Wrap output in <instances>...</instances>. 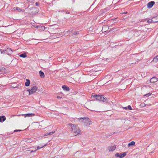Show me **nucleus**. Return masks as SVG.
<instances>
[{"instance_id":"obj_1","label":"nucleus","mask_w":158,"mask_h":158,"mask_svg":"<svg viewBox=\"0 0 158 158\" xmlns=\"http://www.w3.org/2000/svg\"><path fill=\"white\" fill-rule=\"evenodd\" d=\"M72 131L74 133L75 136L79 135L80 134L81 130L79 127H77L74 124H69Z\"/></svg>"},{"instance_id":"obj_2","label":"nucleus","mask_w":158,"mask_h":158,"mask_svg":"<svg viewBox=\"0 0 158 158\" xmlns=\"http://www.w3.org/2000/svg\"><path fill=\"white\" fill-rule=\"evenodd\" d=\"M81 122H84L85 126H89L92 123V122L88 118H78Z\"/></svg>"},{"instance_id":"obj_3","label":"nucleus","mask_w":158,"mask_h":158,"mask_svg":"<svg viewBox=\"0 0 158 158\" xmlns=\"http://www.w3.org/2000/svg\"><path fill=\"white\" fill-rule=\"evenodd\" d=\"M31 10L32 11L30 13V15L33 16L35 15L38 12V10L37 8L34 7L31 8Z\"/></svg>"},{"instance_id":"obj_4","label":"nucleus","mask_w":158,"mask_h":158,"mask_svg":"<svg viewBox=\"0 0 158 158\" xmlns=\"http://www.w3.org/2000/svg\"><path fill=\"white\" fill-rule=\"evenodd\" d=\"M37 88L36 86H34L31 89H27V91L29 92V94H32L35 92L37 90Z\"/></svg>"},{"instance_id":"obj_5","label":"nucleus","mask_w":158,"mask_h":158,"mask_svg":"<svg viewBox=\"0 0 158 158\" xmlns=\"http://www.w3.org/2000/svg\"><path fill=\"white\" fill-rule=\"evenodd\" d=\"M126 153L125 152H124L123 154L122 153H116L115 156L119 157L120 158H122L126 155Z\"/></svg>"},{"instance_id":"obj_6","label":"nucleus","mask_w":158,"mask_h":158,"mask_svg":"<svg viewBox=\"0 0 158 158\" xmlns=\"http://www.w3.org/2000/svg\"><path fill=\"white\" fill-rule=\"evenodd\" d=\"M116 148V146L114 145L108 147L107 149L109 151H114Z\"/></svg>"},{"instance_id":"obj_7","label":"nucleus","mask_w":158,"mask_h":158,"mask_svg":"<svg viewBox=\"0 0 158 158\" xmlns=\"http://www.w3.org/2000/svg\"><path fill=\"white\" fill-rule=\"evenodd\" d=\"M157 18V17H156L154 18H153L152 19H149L148 20L147 22L149 23H157L158 22V21H155L154 19H156Z\"/></svg>"},{"instance_id":"obj_8","label":"nucleus","mask_w":158,"mask_h":158,"mask_svg":"<svg viewBox=\"0 0 158 158\" xmlns=\"http://www.w3.org/2000/svg\"><path fill=\"white\" fill-rule=\"evenodd\" d=\"M92 96L95 98L96 100L99 101H100V99H101V95H97L96 94H94V95H93V94H92Z\"/></svg>"},{"instance_id":"obj_9","label":"nucleus","mask_w":158,"mask_h":158,"mask_svg":"<svg viewBox=\"0 0 158 158\" xmlns=\"http://www.w3.org/2000/svg\"><path fill=\"white\" fill-rule=\"evenodd\" d=\"M154 4L155 2L154 1H151L149 2L147 4L148 7L149 8H151L152 7Z\"/></svg>"},{"instance_id":"obj_10","label":"nucleus","mask_w":158,"mask_h":158,"mask_svg":"<svg viewBox=\"0 0 158 158\" xmlns=\"http://www.w3.org/2000/svg\"><path fill=\"white\" fill-rule=\"evenodd\" d=\"M158 80V79L156 77H153L150 79V82L154 83L157 81Z\"/></svg>"},{"instance_id":"obj_11","label":"nucleus","mask_w":158,"mask_h":158,"mask_svg":"<svg viewBox=\"0 0 158 158\" xmlns=\"http://www.w3.org/2000/svg\"><path fill=\"white\" fill-rule=\"evenodd\" d=\"M100 99V101H102L104 102H108V100L107 99V98L105 97H104L103 95H101V98Z\"/></svg>"},{"instance_id":"obj_12","label":"nucleus","mask_w":158,"mask_h":158,"mask_svg":"<svg viewBox=\"0 0 158 158\" xmlns=\"http://www.w3.org/2000/svg\"><path fill=\"white\" fill-rule=\"evenodd\" d=\"M6 119L5 116L2 115L0 116V122H2L4 121Z\"/></svg>"},{"instance_id":"obj_13","label":"nucleus","mask_w":158,"mask_h":158,"mask_svg":"<svg viewBox=\"0 0 158 158\" xmlns=\"http://www.w3.org/2000/svg\"><path fill=\"white\" fill-rule=\"evenodd\" d=\"M63 89L66 91H69L70 90L69 87L66 85H63L62 86Z\"/></svg>"},{"instance_id":"obj_14","label":"nucleus","mask_w":158,"mask_h":158,"mask_svg":"<svg viewBox=\"0 0 158 158\" xmlns=\"http://www.w3.org/2000/svg\"><path fill=\"white\" fill-rule=\"evenodd\" d=\"M135 143L134 141H131V142L129 143L128 144V147H130L131 146H133L135 145Z\"/></svg>"},{"instance_id":"obj_15","label":"nucleus","mask_w":158,"mask_h":158,"mask_svg":"<svg viewBox=\"0 0 158 158\" xmlns=\"http://www.w3.org/2000/svg\"><path fill=\"white\" fill-rule=\"evenodd\" d=\"M39 73L40 77L42 78H44V73L41 71H40L39 72Z\"/></svg>"},{"instance_id":"obj_16","label":"nucleus","mask_w":158,"mask_h":158,"mask_svg":"<svg viewBox=\"0 0 158 158\" xmlns=\"http://www.w3.org/2000/svg\"><path fill=\"white\" fill-rule=\"evenodd\" d=\"M25 116V117H30L31 116H34L35 115V114L34 113H31V114H26L24 115Z\"/></svg>"},{"instance_id":"obj_17","label":"nucleus","mask_w":158,"mask_h":158,"mask_svg":"<svg viewBox=\"0 0 158 158\" xmlns=\"http://www.w3.org/2000/svg\"><path fill=\"white\" fill-rule=\"evenodd\" d=\"M27 81L25 83V85L26 86H28L30 85V81L28 79L26 80Z\"/></svg>"},{"instance_id":"obj_18","label":"nucleus","mask_w":158,"mask_h":158,"mask_svg":"<svg viewBox=\"0 0 158 158\" xmlns=\"http://www.w3.org/2000/svg\"><path fill=\"white\" fill-rule=\"evenodd\" d=\"M1 53H3L5 51H8V52H11V50L10 48H8L6 50H1Z\"/></svg>"},{"instance_id":"obj_19","label":"nucleus","mask_w":158,"mask_h":158,"mask_svg":"<svg viewBox=\"0 0 158 158\" xmlns=\"http://www.w3.org/2000/svg\"><path fill=\"white\" fill-rule=\"evenodd\" d=\"M19 56L20 57L23 58H25L27 56L26 54L25 53L21 54Z\"/></svg>"},{"instance_id":"obj_20","label":"nucleus","mask_w":158,"mask_h":158,"mask_svg":"<svg viewBox=\"0 0 158 158\" xmlns=\"http://www.w3.org/2000/svg\"><path fill=\"white\" fill-rule=\"evenodd\" d=\"M152 61L156 62L158 61V56H156L153 59Z\"/></svg>"},{"instance_id":"obj_21","label":"nucleus","mask_w":158,"mask_h":158,"mask_svg":"<svg viewBox=\"0 0 158 158\" xmlns=\"http://www.w3.org/2000/svg\"><path fill=\"white\" fill-rule=\"evenodd\" d=\"M72 33L74 35H76L78 34L77 32L75 31L74 30H72L71 31Z\"/></svg>"},{"instance_id":"obj_22","label":"nucleus","mask_w":158,"mask_h":158,"mask_svg":"<svg viewBox=\"0 0 158 158\" xmlns=\"http://www.w3.org/2000/svg\"><path fill=\"white\" fill-rule=\"evenodd\" d=\"M55 131H52V132H49V133H46L45 134V135H52L53 133H54Z\"/></svg>"},{"instance_id":"obj_23","label":"nucleus","mask_w":158,"mask_h":158,"mask_svg":"<svg viewBox=\"0 0 158 158\" xmlns=\"http://www.w3.org/2000/svg\"><path fill=\"white\" fill-rule=\"evenodd\" d=\"M10 88H17V86H15V85H10Z\"/></svg>"},{"instance_id":"obj_24","label":"nucleus","mask_w":158,"mask_h":158,"mask_svg":"<svg viewBox=\"0 0 158 158\" xmlns=\"http://www.w3.org/2000/svg\"><path fill=\"white\" fill-rule=\"evenodd\" d=\"M46 145H47V144H45L44 145L41 147H40L39 146H38L37 147V149L36 150H37L40 149V148H43L44 147L46 146Z\"/></svg>"},{"instance_id":"obj_25","label":"nucleus","mask_w":158,"mask_h":158,"mask_svg":"<svg viewBox=\"0 0 158 158\" xmlns=\"http://www.w3.org/2000/svg\"><path fill=\"white\" fill-rule=\"evenodd\" d=\"M151 94H152V93H148V94H146L145 95V96L146 97H148L150 95H151Z\"/></svg>"},{"instance_id":"obj_26","label":"nucleus","mask_w":158,"mask_h":158,"mask_svg":"<svg viewBox=\"0 0 158 158\" xmlns=\"http://www.w3.org/2000/svg\"><path fill=\"white\" fill-rule=\"evenodd\" d=\"M106 27H107V26H103V27H102V32H105L106 31H104V29L105 28H106Z\"/></svg>"},{"instance_id":"obj_27","label":"nucleus","mask_w":158,"mask_h":158,"mask_svg":"<svg viewBox=\"0 0 158 158\" xmlns=\"http://www.w3.org/2000/svg\"><path fill=\"white\" fill-rule=\"evenodd\" d=\"M18 9H17V10H18L19 12H20L22 10V9L19 8L17 7Z\"/></svg>"},{"instance_id":"obj_28","label":"nucleus","mask_w":158,"mask_h":158,"mask_svg":"<svg viewBox=\"0 0 158 158\" xmlns=\"http://www.w3.org/2000/svg\"><path fill=\"white\" fill-rule=\"evenodd\" d=\"M129 110H132V108L131 106L130 105H128L127 106V108Z\"/></svg>"},{"instance_id":"obj_29","label":"nucleus","mask_w":158,"mask_h":158,"mask_svg":"<svg viewBox=\"0 0 158 158\" xmlns=\"http://www.w3.org/2000/svg\"><path fill=\"white\" fill-rule=\"evenodd\" d=\"M22 131V130H14V132H17V131Z\"/></svg>"},{"instance_id":"obj_30","label":"nucleus","mask_w":158,"mask_h":158,"mask_svg":"<svg viewBox=\"0 0 158 158\" xmlns=\"http://www.w3.org/2000/svg\"><path fill=\"white\" fill-rule=\"evenodd\" d=\"M35 0H27V1L30 2H32L33 1H34Z\"/></svg>"},{"instance_id":"obj_31","label":"nucleus","mask_w":158,"mask_h":158,"mask_svg":"<svg viewBox=\"0 0 158 158\" xmlns=\"http://www.w3.org/2000/svg\"><path fill=\"white\" fill-rule=\"evenodd\" d=\"M39 3L38 2H36L35 5L36 6H39Z\"/></svg>"},{"instance_id":"obj_32","label":"nucleus","mask_w":158,"mask_h":158,"mask_svg":"<svg viewBox=\"0 0 158 158\" xmlns=\"http://www.w3.org/2000/svg\"><path fill=\"white\" fill-rule=\"evenodd\" d=\"M18 7H14L13 8V10H17V9H18Z\"/></svg>"},{"instance_id":"obj_33","label":"nucleus","mask_w":158,"mask_h":158,"mask_svg":"<svg viewBox=\"0 0 158 158\" xmlns=\"http://www.w3.org/2000/svg\"><path fill=\"white\" fill-rule=\"evenodd\" d=\"M36 151V150H35L34 151L32 150V151H31V152H35Z\"/></svg>"},{"instance_id":"obj_34","label":"nucleus","mask_w":158,"mask_h":158,"mask_svg":"<svg viewBox=\"0 0 158 158\" xmlns=\"http://www.w3.org/2000/svg\"><path fill=\"white\" fill-rule=\"evenodd\" d=\"M57 98H61V97L60 96H57Z\"/></svg>"},{"instance_id":"obj_35","label":"nucleus","mask_w":158,"mask_h":158,"mask_svg":"<svg viewBox=\"0 0 158 158\" xmlns=\"http://www.w3.org/2000/svg\"><path fill=\"white\" fill-rule=\"evenodd\" d=\"M123 108L124 109H125V110H126V109H127V107H123Z\"/></svg>"},{"instance_id":"obj_36","label":"nucleus","mask_w":158,"mask_h":158,"mask_svg":"<svg viewBox=\"0 0 158 158\" xmlns=\"http://www.w3.org/2000/svg\"><path fill=\"white\" fill-rule=\"evenodd\" d=\"M127 13V12H124L123 13V14H126Z\"/></svg>"},{"instance_id":"obj_37","label":"nucleus","mask_w":158,"mask_h":158,"mask_svg":"<svg viewBox=\"0 0 158 158\" xmlns=\"http://www.w3.org/2000/svg\"><path fill=\"white\" fill-rule=\"evenodd\" d=\"M66 14H69V12H65Z\"/></svg>"},{"instance_id":"obj_38","label":"nucleus","mask_w":158,"mask_h":158,"mask_svg":"<svg viewBox=\"0 0 158 158\" xmlns=\"http://www.w3.org/2000/svg\"><path fill=\"white\" fill-rule=\"evenodd\" d=\"M156 19H157V18L156 19H154V20L155 21H158V20H156Z\"/></svg>"},{"instance_id":"obj_39","label":"nucleus","mask_w":158,"mask_h":158,"mask_svg":"<svg viewBox=\"0 0 158 158\" xmlns=\"http://www.w3.org/2000/svg\"><path fill=\"white\" fill-rule=\"evenodd\" d=\"M115 133V132H114L113 133V134H114Z\"/></svg>"},{"instance_id":"obj_40","label":"nucleus","mask_w":158,"mask_h":158,"mask_svg":"<svg viewBox=\"0 0 158 158\" xmlns=\"http://www.w3.org/2000/svg\"><path fill=\"white\" fill-rule=\"evenodd\" d=\"M1 71V70H0V72Z\"/></svg>"}]
</instances>
